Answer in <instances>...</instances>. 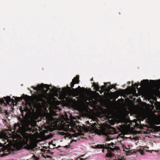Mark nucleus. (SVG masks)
<instances>
[{
  "mask_svg": "<svg viewBox=\"0 0 160 160\" xmlns=\"http://www.w3.org/2000/svg\"><path fill=\"white\" fill-rule=\"evenodd\" d=\"M97 148H102L103 152H105V151H107L106 156L108 157H113L114 154L112 152L115 150L119 149V147H117L113 142L111 143H106L105 144L103 145H98Z\"/></svg>",
  "mask_w": 160,
  "mask_h": 160,
  "instance_id": "f257e3e1",
  "label": "nucleus"
},
{
  "mask_svg": "<svg viewBox=\"0 0 160 160\" xmlns=\"http://www.w3.org/2000/svg\"><path fill=\"white\" fill-rule=\"evenodd\" d=\"M29 125H25L22 120L20 121V124L19 122L14 124V130L16 132L22 133L26 131L31 132L32 131V128L28 127Z\"/></svg>",
  "mask_w": 160,
  "mask_h": 160,
  "instance_id": "f03ea898",
  "label": "nucleus"
},
{
  "mask_svg": "<svg viewBox=\"0 0 160 160\" xmlns=\"http://www.w3.org/2000/svg\"><path fill=\"white\" fill-rule=\"evenodd\" d=\"M17 149L16 145L14 144L5 148L0 147V157H2L9 154L12 153Z\"/></svg>",
  "mask_w": 160,
  "mask_h": 160,
  "instance_id": "7ed1b4c3",
  "label": "nucleus"
},
{
  "mask_svg": "<svg viewBox=\"0 0 160 160\" xmlns=\"http://www.w3.org/2000/svg\"><path fill=\"white\" fill-rule=\"evenodd\" d=\"M46 94L45 93H42L35 96L34 99L36 102V104L40 105L41 103L45 102V100L47 99Z\"/></svg>",
  "mask_w": 160,
  "mask_h": 160,
  "instance_id": "20e7f679",
  "label": "nucleus"
},
{
  "mask_svg": "<svg viewBox=\"0 0 160 160\" xmlns=\"http://www.w3.org/2000/svg\"><path fill=\"white\" fill-rule=\"evenodd\" d=\"M45 88L47 89V91L49 89V86L47 84H44L43 83H42L40 85H38L37 87H36L34 89L35 90H41Z\"/></svg>",
  "mask_w": 160,
  "mask_h": 160,
  "instance_id": "39448f33",
  "label": "nucleus"
},
{
  "mask_svg": "<svg viewBox=\"0 0 160 160\" xmlns=\"http://www.w3.org/2000/svg\"><path fill=\"white\" fill-rule=\"evenodd\" d=\"M30 97L28 95L24 94H23V96L20 97H15L14 96L13 97V98H15V101L16 102V103L17 102H19L21 100H22V99H24L25 100H26L28 98H30Z\"/></svg>",
  "mask_w": 160,
  "mask_h": 160,
  "instance_id": "423d86ee",
  "label": "nucleus"
},
{
  "mask_svg": "<svg viewBox=\"0 0 160 160\" xmlns=\"http://www.w3.org/2000/svg\"><path fill=\"white\" fill-rule=\"evenodd\" d=\"M3 98L6 100V103L9 105L11 104L12 103L14 104V103H16L15 99L11 98L10 96H7L6 97H4Z\"/></svg>",
  "mask_w": 160,
  "mask_h": 160,
  "instance_id": "0eeeda50",
  "label": "nucleus"
},
{
  "mask_svg": "<svg viewBox=\"0 0 160 160\" xmlns=\"http://www.w3.org/2000/svg\"><path fill=\"white\" fill-rule=\"evenodd\" d=\"M149 81L148 79L143 80L141 81V84H140L139 83L138 84L135 83V84L133 85V86L135 87H136L138 88V86L140 85L141 86H142V85L145 86L146 85L148 84L149 83Z\"/></svg>",
  "mask_w": 160,
  "mask_h": 160,
  "instance_id": "6e6552de",
  "label": "nucleus"
},
{
  "mask_svg": "<svg viewBox=\"0 0 160 160\" xmlns=\"http://www.w3.org/2000/svg\"><path fill=\"white\" fill-rule=\"evenodd\" d=\"M150 82L153 85H160V79H159L157 81H155L152 80H150Z\"/></svg>",
  "mask_w": 160,
  "mask_h": 160,
  "instance_id": "1a4fd4ad",
  "label": "nucleus"
},
{
  "mask_svg": "<svg viewBox=\"0 0 160 160\" xmlns=\"http://www.w3.org/2000/svg\"><path fill=\"white\" fill-rule=\"evenodd\" d=\"M46 119L47 123L49 124L52 123L53 118L51 117H46Z\"/></svg>",
  "mask_w": 160,
  "mask_h": 160,
  "instance_id": "9d476101",
  "label": "nucleus"
},
{
  "mask_svg": "<svg viewBox=\"0 0 160 160\" xmlns=\"http://www.w3.org/2000/svg\"><path fill=\"white\" fill-rule=\"evenodd\" d=\"M92 86L97 91L99 90V89H100V87L99 86L98 83L93 82V83Z\"/></svg>",
  "mask_w": 160,
  "mask_h": 160,
  "instance_id": "9b49d317",
  "label": "nucleus"
},
{
  "mask_svg": "<svg viewBox=\"0 0 160 160\" xmlns=\"http://www.w3.org/2000/svg\"><path fill=\"white\" fill-rule=\"evenodd\" d=\"M108 132H107V133H106L107 135H108L109 134H112L115 133V131L114 130H113L112 128H109L108 130Z\"/></svg>",
  "mask_w": 160,
  "mask_h": 160,
  "instance_id": "f8f14e48",
  "label": "nucleus"
},
{
  "mask_svg": "<svg viewBox=\"0 0 160 160\" xmlns=\"http://www.w3.org/2000/svg\"><path fill=\"white\" fill-rule=\"evenodd\" d=\"M79 76H77L75 77H74L72 79V82L73 81V82H78V83H79Z\"/></svg>",
  "mask_w": 160,
  "mask_h": 160,
  "instance_id": "ddd939ff",
  "label": "nucleus"
},
{
  "mask_svg": "<svg viewBox=\"0 0 160 160\" xmlns=\"http://www.w3.org/2000/svg\"><path fill=\"white\" fill-rule=\"evenodd\" d=\"M104 85L102 86L101 87V89L102 90V92H103L104 91H105V88L107 84H110V83H104Z\"/></svg>",
  "mask_w": 160,
  "mask_h": 160,
  "instance_id": "4468645a",
  "label": "nucleus"
},
{
  "mask_svg": "<svg viewBox=\"0 0 160 160\" xmlns=\"http://www.w3.org/2000/svg\"><path fill=\"white\" fill-rule=\"evenodd\" d=\"M111 89L109 87H108V88L106 89H105V91L107 92L104 93V94L105 95H108L109 94V92H110V90Z\"/></svg>",
  "mask_w": 160,
  "mask_h": 160,
  "instance_id": "2eb2a0df",
  "label": "nucleus"
},
{
  "mask_svg": "<svg viewBox=\"0 0 160 160\" xmlns=\"http://www.w3.org/2000/svg\"><path fill=\"white\" fill-rule=\"evenodd\" d=\"M79 91L78 88H75V95L74 96H78V95Z\"/></svg>",
  "mask_w": 160,
  "mask_h": 160,
  "instance_id": "dca6fc26",
  "label": "nucleus"
},
{
  "mask_svg": "<svg viewBox=\"0 0 160 160\" xmlns=\"http://www.w3.org/2000/svg\"><path fill=\"white\" fill-rule=\"evenodd\" d=\"M70 91L72 93L73 95L74 96V95H75V89L72 88H71V90H70Z\"/></svg>",
  "mask_w": 160,
  "mask_h": 160,
  "instance_id": "f3484780",
  "label": "nucleus"
},
{
  "mask_svg": "<svg viewBox=\"0 0 160 160\" xmlns=\"http://www.w3.org/2000/svg\"><path fill=\"white\" fill-rule=\"evenodd\" d=\"M74 127H75V128L78 130L79 129H81V128H82V127L81 126H78L76 124H74Z\"/></svg>",
  "mask_w": 160,
  "mask_h": 160,
  "instance_id": "a211bd4d",
  "label": "nucleus"
},
{
  "mask_svg": "<svg viewBox=\"0 0 160 160\" xmlns=\"http://www.w3.org/2000/svg\"><path fill=\"white\" fill-rule=\"evenodd\" d=\"M25 148L26 149H28V150H30L32 149V146L29 145L28 144H27L25 147Z\"/></svg>",
  "mask_w": 160,
  "mask_h": 160,
  "instance_id": "6ab92c4d",
  "label": "nucleus"
},
{
  "mask_svg": "<svg viewBox=\"0 0 160 160\" xmlns=\"http://www.w3.org/2000/svg\"><path fill=\"white\" fill-rule=\"evenodd\" d=\"M3 103H5L4 101V100L2 98H1L0 99V105L2 104ZM1 111H2L1 109L0 108V112Z\"/></svg>",
  "mask_w": 160,
  "mask_h": 160,
  "instance_id": "aec40b11",
  "label": "nucleus"
},
{
  "mask_svg": "<svg viewBox=\"0 0 160 160\" xmlns=\"http://www.w3.org/2000/svg\"><path fill=\"white\" fill-rule=\"evenodd\" d=\"M78 82H73H73H72L71 83V86L72 88H73V87L74 86V85L75 84H78Z\"/></svg>",
  "mask_w": 160,
  "mask_h": 160,
  "instance_id": "412c9836",
  "label": "nucleus"
},
{
  "mask_svg": "<svg viewBox=\"0 0 160 160\" xmlns=\"http://www.w3.org/2000/svg\"><path fill=\"white\" fill-rule=\"evenodd\" d=\"M115 85H111L110 86L108 87H109L111 89L112 88H115Z\"/></svg>",
  "mask_w": 160,
  "mask_h": 160,
  "instance_id": "4be33fe9",
  "label": "nucleus"
},
{
  "mask_svg": "<svg viewBox=\"0 0 160 160\" xmlns=\"http://www.w3.org/2000/svg\"><path fill=\"white\" fill-rule=\"evenodd\" d=\"M34 158L35 160H38V159H39V158L35 156H34Z\"/></svg>",
  "mask_w": 160,
  "mask_h": 160,
  "instance_id": "5701e85b",
  "label": "nucleus"
},
{
  "mask_svg": "<svg viewBox=\"0 0 160 160\" xmlns=\"http://www.w3.org/2000/svg\"><path fill=\"white\" fill-rule=\"evenodd\" d=\"M52 90L54 91V92H57V88H53L52 89Z\"/></svg>",
  "mask_w": 160,
  "mask_h": 160,
  "instance_id": "b1692460",
  "label": "nucleus"
},
{
  "mask_svg": "<svg viewBox=\"0 0 160 160\" xmlns=\"http://www.w3.org/2000/svg\"><path fill=\"white\" fill-rule=\"evenodd\" d=\"M144 153V152L142 150H141L140 152V153L142 155L143 154V153Z\"/></svg>",
  "mask_w": 160,
  "mask_h": 160,
  "instance_id": "393cba45",
  "label": "nucleus"
},
{
  "mask_svg": "<svg viewBox=\"0 0 160 160\" xmlns=\"http://www.w3.org/2000/svg\"><path fill=\"white\" fill-rule=\"evenodd\" d=\"M67 88L69 90H71V88L68 87V86H67Z\"/></svg>",
  "mask_w": 160,
  "mask_h": 160,
  "instance_id": "a878e982",
  "label": "nucleus"
},
{
  "mask_svg": "<svg viewBox=\"0 0 160 160\" xmlns=\"http://www.w3.org/2000/svg\"><path fill=\"white\" fill-rule=\"evenodd\" d=\"M96 126H97V124L96 123H95V125L92 127H93V128H96Z\"/></svg>",
  "mask_w": 160,
  "mask_h": 160,
  "instance_id": "bb28decb",
  "label": "nucleus"
},
{
  "mask_svg": "<svg viewBox=\"0 0 160 160\" xmlns=\"http://www.w3.org/2000/svg\"><path fill=\"white\" fill-rule=\"evenodd\" d=\"M136 125L137 127H138L139 126V124L137 123H136Z\"/></svg>",
  "mask_w": 160,
  "mask_h": 160,
  "instance_id": "cd10ccee",
  "label": "nucleus"
},
{
  "mask_svg": "<svg viewBox=\"0 0 160 160\" xmlns=\"http://www.w3.org/2000/svg\"><path fill=\"white\" fill-rule=\"evenodd\" d=\"M78 88V89H81V87L80 86H78V88Z\"/></svg>",
  "mask_w": 160,
  "mask_h": 160,
  "instance_id": "c85d7f7f",
  "label": "nucleus"
},
{
  "mask_svg": "<svg viewBox=\"0 0 160 160\" xmlns=\"http://www.w3.org/2000/svg\"><path fill=\"white\" fill-rule=\"evenodd\" d=\"M99 92H100V93H101V94L103 92H102V90L101 91H99Z\"/></svg>",
  "mask_w": 160,
  "mask_h": 160,
  "instance_id": "c756f323",
  "label": "nucleus"
},
{
  "mask_svg": "<svg viewBox=\"0 0 160 160\" xmlns=\"http://www.w3.org/2000/svg\"><path fill=\"white\" fill-rule=\"evenodd\" d=\"M21 112H22V114L23 110H21Z\"/></svg>",
  "mask_w": 160,
  "mask_h": 160,
  "instance_id": "7c9ffc66",
  "label": "nucleus"
},
{
  "mask_svg": "<svg viewBox=\"0 0 160 160\" xmlns=\"http://www.w3.org/2000/svg\"><path fill=\"white\" fill-rule=\"evenodd\" d=\"M47 157H50V158H51V157L50 156H47Z\"/></svg>",
  "mask_w": 160,
  "mask_h": 160,
  "instance_id": "2f4dec72",
  "label": "nucleus"
},
{
  "mask_svg": "<svg viewBox=\"0 0 160 160\" xmlns=\"http://www.w3.org/2000/svg\"><path fill=\"white\" fill-rule=\"evenodd\" d=\"M64 89H66V88H64Z\"/></svg>",
  "mask_w": 160,
  "mask_h": 160,
  "instance_id": "473e14b6",
  "label": "nucleus"
}]
</instances>
